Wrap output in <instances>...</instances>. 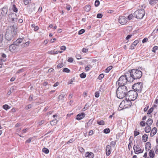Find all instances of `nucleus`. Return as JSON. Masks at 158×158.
I'll return each mask as SVG.
<instances>
[{
  "label": "nucleus",
  "instance_id": "f257e3e1",
  "mask_svg": "<svg viewBox=\"0 0 158 158\" xmlns=\"http://www.w3.org/2000/svg\"><path fill=\"white\" fill-rule=\"evenodd\" d=\"M142 75V71L137 69H133L127 73V77L130 78V82H133L135 80L140 79Z\"/></svg>",
  "mask_w": 158,
  "mask_h": 158
},
{
  "label": "nucleus",
  "instance_id": "f03ea898",
  "mask_svg": "<svg viewBox=\"0 0 158 158\" xmlns=\"http://www.w3.org/2000/svg\"><path fill=\"white\" fill-rule=\"evenodd\" d=\"M17 29L14 26L8 27L5 34L6 39L8 41L12 40L16 35Z\"/></svg>",
  "mask_w": 158,
  "mask_h": 158
},
{
  "label": "nucleus",
  "instance_id": "7ed1b4c3",
  "mask_svg": "<svg viewBox=\"0 0 158 158\" xmlns=\"http://www.w3.org/2000/svg\"><path fill=\"white\" fill-rule=\"evenodd\" d=\"M128 89L126 86H118L116 91L117 97L120 99L123 98L127 95Z\"/></svg>",
  "mask_w": 158,
  "mask_h": 158
},
{
  "label": "nucleus",
  "instance_id": "20e7f679",
  "mask_svg": "<svg viewBox=\"0 0 158 158\" xmlns=\"http://www.w3.org/2000/svg\"><path fill=\"white\" fill-rule=\"evenodd\" d=\"M130 78L129 77V78ZM130 79L127 77V73L121 76L116 82V84H118L119 86H125L124 85L127 83V81L130 82Z\"/></svg>",
  "mask_w": 158,
  "mask_h": 158
},
{
  "label": "nucleus",
  "instance_id": "39448f33",
  "mask_svg": "<svg viewBox=\"0 0 158 158\" xmlns=\"http://www.w3.org/2000/svg\"><path fill=\"white\" fill-rule=\"evenodd\" d=\"M138 93L134 90H129L126 96L127 99H129L132 101L135 100L137 98Z\"/></svg>",
  "mask_w": 158,
  "mask_h": 158
},
{
  "label": "nucleus",
  "instance_id": "423d86ee",
  "mask_svg": "<svg viewBox=\"0 0 158 158\" xmlns=\"http://www.w3.org/2000/svg\"><path fill=\"white\" fill-rule=\"evenodd\" d=\"M145 14V11L143 8L136 10L134 13V16L137 19H142Z\"/></svg>",
  "mask_w": 158,
  "mask_h": 158
},
{
  "label": "nucleus",
  "instance_id": "0eeeda50",
  "mask_svg": "<svg viewBox=\"0 0 158 158\" xmlns=\"http://www.w3.org/2000/svg\"><path fill=\"white\" fill-rule=\"evenodd\" d=\"M143 83L142 82H138L134 84L132 86L134 90L139 93H141L143 88Z\"/></svg>",
  "mask_w": 158,
  "mask_h": 158
},
{
  "label": "nucleus",
  "instance_id": "6e6552de",
  "mask_svg": "<svg viewBox=\"0 0 158 158\" xmlns=\"http://www.w3.org/2000/svg\"><path fill=\"white\" fill-rule=\"evenodd\" d=\"M17 16L15 13H12L9 15L8 20L9 22L15 23L17 22Z\"/></svg>",
  "mask_w": 158,
  "mask_h": 158
},
{
  "label": "nucleus",
  "instance_id": "1a4fd4ad",
  "mask_svg": "<svg viewBox=\"0 0 158 158\" xmlns=\"http://www.w3.org/2000/svg\"><path fill=\"white\" fill-rule=\"evenodd\" d=\"M131 100H130L129 99H127L123 100L119 106H120L122 104H124V106L125 108H128L131 106L132 103L131 102Z\"/></svg>",
  "mask_w": 158,
  "mask_h": 158
},
{
  "label": "nucleus",
  "instance_id": "9d476101",
  "mask_svg": "<svg viewBox=\"0 0 158 158\" xmlns=\"http://www.w3.org/2000/svg\"><path fill=\"white\" fill-rule=\"evenodd\" d=\"M133 149L135 153L137 154L142 153L143 151V150H142L140 148L139 144H137V145H134Z\"/></svg>",
  "mask_w": 158,
  "mask_h": 158
},
{
  "label": "nucleus",
  "instance_id": "9b49d317",
  "mask_svg": "<svg viewBox=\"0 0 158 158\" xmlns=\"http://www.w3.org/2000/svg\"><path fill=\"white\" fill-rule=\"evenodd\" d=\"M8 12V8L6 6L0 9V14L4 18Z\"/></svg>",
  "mask_w": 158,
  "mask_h": 158
},
{
  "label": "nucleus",
  "instance_id": "f8f14e48",
  "mask_svg": "<svg viewBox=\"0 0 158 158\" xmlns=\"http://www.w3.org/2000/svg\"><path fill=\"white\" fill-rule=\"evenodd\" d=\"M118 21L122 25H124L127 22V18L125 16H120L119 17Z\"/></svg>",
  "mask_w": 158,
  "mask_h": 158
},
{
  "label": "nucleus",
  "instance_id": "ddd939ff",
  "mask_svg": "<svg viewBox=\"0 0 158 158\" xmlns=\"http://www.w3.org/2000/svg\"><path fill=\"white\" fill-rule=\"evenodd\" d=\"M13 44L10 45L9 47V50L12 52H14L17 50L18 48V46L15 44L14 43Z\"/></svg>",
  "mask_w": 158,
  "mask_h": 158
},
{
  "label": "nucleus",
  "instance_id": "4468645a",
  "mask_svg": "<svg viewBox=\"0 0 158 158\" xmlns=\"http://www.w3.org/2000/svg\"><path fill=\"white\" fill-rule=\"evenodd\" d=\"M85 116V114L84 113L78 114L76 116V119L80 120L83 118Z\"/></svg>",
  "mask_w": 158,
  "mask_h": 158
},
{
  "label": "nucleus",
  "instance_id": "2eb2a0df",
  "mask_svg": "<svg viewBox=\"0 0 158 158\" xmlns=\"http://www.w3.org/2000/svg\"><path fill=\"white\" fill-rule=\"evenodd\" d=\"M111 149V146L109 145H107L106 148V155L107 156H109L110 154Z\"/></svg>",
  "mask_w": 158,
  "mask_h": 158
},
{
  "label": "nucleus",
  "instance_id": "dca6fc26",
  "mask_svg": "<svg viewBox=\"0 0 158 158\" xmlns=\"http://www.w3.org/2000/svg\"><path fill=\"white\" fill-rule=\"evenodd\" d=\"M85 157L89 158H93L94 157V153L92 152H87L85 153Z\"/></svg>",
  "mask_w": 158,
  "mask_h": 158
},
{
  "label": "nucleus",
  "instance_id": "f3484780",
  "mask_svg": "<svg viewBox=\"0 0 158 158\" xmlns=\"http://www.w3.org/2000/svg\"><path fill=\"white\" fill-rule=\"evenodd\" d=\"M157 131V128L156 127H153L151 131V132L150 134L151 136H153L156 133Z\"/></svg>",
  "mask_w": 158,
  "mask_h": 158
},
{
  "label": "nucleus",
  "instance_id": "a211bd4d",
  "mask_svg": "<svg viewBox=\"0 0 158 158\" xmlns=\"http://www.w3.org/2000/svg\"><path fill=\"white\" fill-rule=\"evenodd\" d=\"M139 41L138 40H136L131 45V49H134L135 48V47L137 45V44L139 43Z\"/></svg>",
  "mask_w": 158,
  "mask_h": 158
},
{
  "label": "nucleus",
  "instance_id": "6ab92c4d",
  "mask_svg": "<svg viewBox=\"0 0 158 158\" xmlns=\"http://www.w3.org/2000/svg\"><path fill=\"white\" fill-rule=\"evenodd\" d=\"M23 40V38H19L16 40L14 42L15 44L16 45H17L18 46L19 44H20L21 42H22Z\"/></svg>",
  "mask_w": 158,
  "mask_h": 158
},
{
  "label": "nucleus",
  "instance_id": "aec40b11",
  "mask_svg": "<svg viewBox=\"0 0 158 158\" xmlns=\"http://www.w3.org/2000/svg\"><path fill=\"white\" fill-rule=\"evenodd\" d=\"M151 144L150 142H148L146 143L145 149L146 151H149L151 148Z\"/></svg>",
  "mask_w": 158,
  "mask_h": 158
},
{
  "label": "nucleus",
  "instance_id": "412c9836",
  "mask_svg": "<svg viewBox=\"0 0 158 158\" xmlns=\"http://www.w3.org/2000/svg\"><path fill=\"white\" fill-rule=\"evenodd\" d=\"M149 156L151 158H153L155 156V154L153 150H150L149 152Z\"/></svg>",
  "mask_w": 158,
  "mask_h": 158
},
{
  "label": "nucleus",
  "instance_id": "4be33fe9",
  "mask_svg": "<svg viewBox=\"0 0 158 158\" xmlns=\"http://www.w3.org/2000/svg\"><path fill=\"white\" fill-rule=\"evenodd\" d=\"M93 121V120H92L91 119L90 120L88 123H86L85 127L86 128H88L90 126L92 123Z\"/></svg>",
  "mask_w": 158,
  "mask_h": 158
},
{
  "label": "nucleus",
  "instance_id": "5701e85b",
  "mask_svg": "<svg viewBox=\"0 0 158 158\" xmlns=\"http://www.w3.org/2000/svg\"><path fill=\"white\" fill-rule=\"evenodd\" d=\"M153 123V120L152 118H149L146 123V124L148 126H149L151 125Z\"/></svg>",
  "mask_w": 158,
  "mask_h": 158
},
{
  "label": "nucleus",
  "instance_id": "b1692460",
  "mask_svg": "<svg viewBox=\"0 0 158 158\" xmlns=\"http://www.w3.org/2000/svg\"><path fill=\"white\" fill-rule=\"evenodd\" d=\"M148 139V135L146 134H144L142 136V140L144 142H146Z\"/></svg>",
  "mask_w": 158,
  "mask_h": 158
},
{
  "label": "nucleus",
  "instance_id": "393cba45",
  "mask_svg": "<svg viewBox=\"0 0 158 158\" xmlns=\"http://www.w3.org/2000/svg\"><path fill=\"white\" fill-rule=\"evenodd\" d=\"M145 132L147 133H148L149 132L151 131V127L149 126H148L145 127Z\"/></svg>",
  "mask_w": 158,
  "mask_h": 158
},
{
  "label": "nucleus",
  "instance_id": "a878e982",
  "mask_svg": "<svg viewBox=\"0 0 158 158\" xmlns=\"http://www.w3.org/2000/svg\"><path fill=\"white\" fill-rule=\"evenodd\" d=\"M91 104H90L89 102H87L85 106V107L83 108V110L84 111L86 110V109H88V108L90 107Z\"/></svg>",
  "mask_w": 158,
  "mask_h": 158
},
{
  "label": "nucleus",
  "instance_id": "bb28decb",
  "mask_svg": "<svg viewBox=\"0 0 158 158\" xmlns=\"http://www.w3.org/2000/svg\"><path fill=\"white\" fill-rule=\"evenodd\" d=\"M84 9L85 11H89L91 9V6L89 5H86Z\"/></svg>",
  "mask_w": 158,
  "mask_h": 158
},
{
  "label": "nucleus",
  "instance_id": "cd10ccee",
  "mask_svg": "<svg viewBox=\"0 0 158 158\" xmlns=\"http://www.w3.org/2000/svg\"><path fill=\"white\" fill-rule=\"evenodd\" d=\"M58 122V120L55 119L53 120L52 121L50 122V124L51 125H55Z\"/></svg>",
  "mask_w": 158,
  "mask_h": 158
},
{
  "label": "nucleus",
  "instance_id": "c85d7f7f",
  "mask_svg": "<svg viewBox=\"0 0 158 158\" xmlns=\"http://www.w3.org/2000/svg\"><path fill=\"white\" fill-rule=\"evenodd\" d=\"M12 9L15 12H17L18 11V10L17 8H16V6L13 4L12 6Z\"/></svg>",
  "mask_w": 158,
  "mask_h": 158
},
{
  "label": "nucleus",
  "instance_id": "c756f323",
  "mask_svg": "<svg viewBox=\"0 0 158 158\" xmlns=\"http://www.w3.org/2000/svg\"><path fill=\"white\" fill-rule=\"evenodd\" d=\"M148 1L149 2L150 4L152 5H153L156 3V2L155 0H148Z\"/></svg>",
  "mask_w": 158,
  "mask_h": 158
},
{
  "label": "nucleus",
  "instance_id": "7c9ffc66",
  "mask_svg": "<svg viewBox=\"0 0 158 158\" xmlns=\"http://www.w3.org/2000/svg\"><path fill=\"white\" fill-rule=\"evenodd\" d=\"M112 67L111 66H109L105 70V72L106 73H108L112 69Z\"/></svg>",
  "mask_w": 158,
  "mask_h": 158
},
{
  "label": "nucleus",
  "instance_id": "2f4dec72",
  "mask_svg": "<svg viewBox=\"0 0 158 158\" xmlns=\"http://www.w3.org/2000/svg\"><path fill=\"white\" fill-rule=\"evenodd\" d=\"M42 151L46 154H48L49 152V150L47 148H43Z\"/></svg>",
  "mask_w": 158,
  "mask_h": 158
},
{
  "label": "nucleus",
  "instance_id": "473e14b6",
  "mask_svg": "<svg viewBox=\"0 0 158 158\" xmlns=\"http://www.w3.org/2000/svg\"><path fill=\"white\" fill-rule=\"evenodd\" d=\"M29 44V41H27L25 43H23L21 45L23 47H24L26 46H28Z\"/></svg>",
  "mask_w": 158,
  "mask_h": 158
},
{
  "label": "nucleus",
  "instance_id": "72a5a7b5",
  "mask_svg": "<svg viewBox=\"0 0 158 158\" xmlns=\"http://www.w3.org/2000/svg\"><path fill=\"white\" fill-rule=\"evenodd\" d=\"M2 107L4 109L6 110L10 108V107L7 104H5L3 105Z\"/></svg>",
  "mask_w": 158,
  "mask_h": 158
},
{
  "label": "nucleus",
  "instance_id": "f704fd0d",
  "mask_svg": "<svg viewBox=\"0 0 158 158\" xmlns=\"http://www.w3.org/2000/svg\"><path fill=\"white\" fill-rule=\"evenodd\" d=\"M80 77L82 78H85L86 77V74L83 72L80 74Z\"/></svg>",
  "mask_w": 158,
  "mask_h": 158
},
{
  "label": "nucleus",
  "instance_id": "c9c22d12",
  "mask_svg": "<svg viewBox=\"0 0 158 158\" xmlns=\"http://www.w3.org/2000/svg\"><path fill=\"white\" fill-rule=\"evenodd\" d=\"M59 52V51H51L48 52V53L51 54H56L58 53Z\"/></svg>",
  "mask_w": 158,
  "mask_h": 158
},
{
  "label": "nucleus",
  "instance_id": "e433bc0d",
  "mask_svg": "<svg viewBox=\"0 0 158 158\" xmlns=\"http://www.w3.org/2000/svg\"><path fill=\"white\" fill-rule=\"evenodd\" d=\"M97 123L99 125H103L105 124L104 121L102 120L100 121H97Z\"/></svg>",
  "mask_w": 158,
  "mask_h": 158
},
{
  "label": "nucleus",
  "instance_id": "4c0bfd02",
  "mask_svg": "<svg viewBox=\"0 0 158 158\" xmlns=\"http://www.w3.org/2000/svg\"><path fill=\"white\" fill-rule=\"evenodd\" d=\"M110 131V129L108 128H106L103 130V132L106 134L109 133Z\"/></svg>",
  "mask_w": 158,
  "mask_h": 158
},
{
  "label": "nucleus",
  "instance_id": "58836bf2",
  "mask_svg": "<svg viewBox=\"0 0 158 158\" xmlns=\"http://www.w3.org/2000/svg\"><path fill=\"white\" fill-rule=\"evenodd\" d=\"M63 72L69 73L70 72V70L67 68H64L63 69Z\"/></svg>",
  "mask_w": 158,
  "mask_h": 158
},
{
  "label": "nucleus",
  "instance_id": "ea45409f",
  "mask_svg": "<svg viewBox=\"0 0 158 158\" xmlns=\"http://www.w3.org/2000/svg\"><path fill=\"white\" fill-rule=\"evenodd\" d=\"M158 49V47L156 46H155L152 48V51L153 52L155 53L156 50Z\"/></svg>",
  "mask_w": 158,
  "mask_h": 158
},
{
  "label": "nucleus",
  "instance_id": "a19ab883",
  "mask_svg": "<svg viewBox=\"0 0 158 158\" xmlns=\"http://www.w3.org/2000/svg\"><path fill=\"white\" fill-rule=\"evenodd\" d=\"M64 66V64L63 62H61L60 63H59L57 66V68L60 69L62 68Z\"/></svg>",
  "mask_w": 158,
  "mask_h": 158
},
{
  "label": "nucleus",
  "instance_id": "79ce46f5",
  "mask_svg": "<svg viewBox=\"0 0 158 158\" xmlns=\"http://www.w3.org/2000/svg\"><path fill=\"white\" fill-rule=\"evenodd\" d=\"M104 77V75L103 74H101L99 75L98 79L99 80H101Z\"/></svg>",
  "mask_w": 158,
  "mask_h": 158
},
{
  "label": "nucleus",
  "instance_id": "37998d69",
  "mask_svg": "<svg viewBox=\"0 0 158 158\" xmlns=\"http://www.w3.org/2000/svg\"><path fill=\"white\" fill-rule=\"evenodd\" d=\"M100 4V2L98 0H96L95 1L94 5L96 7L98 6Z\"/></svg>",
  "mask_w": 158,
  "mask_h": 158
},
{
  "label": "nucleus",
  "instance_id": "c03bdc74",
  "mask_svg": "<svg viewBox=\"0 0 158 158\" xmlns=\"http://www.w3.org/2000/svg\"><path fill=\"white\" fill-rule=\"evenodd\" d=\"M154 108L153 107H152L150 108L148 111L147 112L148 114H150L153 110Z\"/></svg>",
  "mask_w": 158,
  "mask_h": 158
},
{
  "label": "nucleus",
  "instance_id": "a18cd8bd",
  "mask_svg": "<svg viewBox=\"0 0 158 158\" xmlns=\"http://www.w3.org/2000/svg\"><path fill=\"white\" fill-rule=\"evenodd\" d=\"M85 32V30L84 29H82L79 30V31H78V34L79 35H81L83 33H84Z\"/></svg>",
  "mask_w": 158,
  "mask_h": 158
},
{
  "label": "nucleus",
  "instance_id": "49530a36",
  "mask_svg": "<svg viewBox=\"0 0 158 158\" xmlns=\"http://www.w3.org/2000/svg\"><path fill=\"white\" fill-rule=\"evenodd\" d=\"M65 94H61L59 96V99H60L62 100L63 99V98H64V96H65Z\"/></svg>",
  "mask_w": 158,
  "mask_h": 158
},
{
  "label": "nucleus",
  "instance_id": "de8ad7c7",
  "mask_svg": "<svg viewBox=\"0 0 158 158\" xmlns=\"http://www.w3.org/2000/svg\"><path fill=\"white\" fill-rule=\"evenodd\" d=\"M133 17H134V16L132 14H130L128 16V19L129 20H130L132 19V18Z\"/></svg>",
  "mask_w": 158,
  "mask_h": 158
},
{
  "label": "nucleus",
  "instance_id": "09e8293b",
  "mask_svg": "<svg viewBox=\"0 0 158 158\" xmlns=\"http://www.w3.org/2000/svg\"><path fill=\"white\" fill-rule=\"evenodd\" d=\"M140 125L144 127L145 125V122L144 121H141L140 122Z\"/></svg>",
  "mask_w": 158,
  "mask_h": 158
},
{
  "label": "nucleus",
  "instance_id": "8fccbe9b",
  "mask_svg": "<svg viewBox=\"0 0 158 158\" xmlns=\"http://www.w3.org/2000/svg\"><path fill=\"white\" fill-rule=\"evenodd\" d=\"M116 141H112L110 142V144L111 146H115V145H116Z\"/></svg>",
  "mask_w": 158,
  "mask_h": 158
},
{
  "label": "nucleus",
  "instance_id": "3c124183",
  "mask_svg": "<svg viewBox=\"0 0 158 158\" xmlns=\"http://www.w3.org/2000/svg\"><path fill=\"white\" fill-rule=\"evenodd\" d=\"M103 15L102 14H98L97 15L98 18L100 19L102 17Z\"/></svg>",
  "mask_w": 158,
  "mask_h": 158
},
{
  "label": "nucleus",
  "instance_id": "603ef678",
  "mask_svg": "<svg viewBox=\"0 0 158 158\" xmlns=\"http://www.w3.org/2000/svg\"><path fill=\"white\" fill-rule=\"evenodd\" d=\"M95 97L98 98L99 96V93L98 92H96L95 94Z\"/></svg>",
  "mask_w": 158,
  "mask_h": 158
},
{
  "label": "nucleus",
  "instance_id": "864d4df0",
  "mask_svg": "<svg viewBox=\"0 0 158 158\" xmlns=\"http://www.w3.org/2000/svg\"><path fill=\"white\" fill-rule=\"evenodd\" d=\"M23 2L25 5H27L29 3V0H24Z\"/></svg>",
  "mask_w": 158,
  "mask_h": 158
},
{
  "label": "nucleus",
  "instance_id": "5fc2aeb1",
  "mask_svg": "<svg viewBox=\"0 0 158 158\" xmlns=\"http://www.w3.org/2000/svg\"><path fill=\"white\" fill-rule=\"evenodd\" d=\"M139 132L138 131H134V136L135 137L139 134Z\"/></svg>",
  "mask_w": 158,
  "mask_h": 158
},
{
  "label": "nucleus",
  "instance_id": "6e6d98bb",
  "mask_svg": "<svg viewBox=\"0 0 158 158\" xmlns=\"http://www.w3.org/2000/svg\"><path fill=\"white\" fill-rule=\"evenodd\" d=\"M157 147H158V145H156L154 148L156 154L158 153V148L157 149Z\"/></svg>",
  "mask_w": 158,
  "mask_h": 158
},
{
  "label": "nucleus",
  "instance_id": "4d7b16f0",
  "mask_svg": "<svg viewBox=\"0 0 158 158\" xmlns=\"http://www.w3.org/2000/svg\"><path fill=\"white\" fill-rule=\"evenodd\" d=\"M88 51V49H86L85 48H83L82 49V52L83 53H86Z\"/></svg>",
  "mask_w": 158,
  "mask_h": 158
},
{
  "label": "nucleus",
  "instance_id": "13d9d810",
  "mask_svg": "<svg viewBox=\"0 0 158 158\" xmlns=\"http://www.w3.org/2000/svg\"><path fill=\"white\" fill-rule=\"evenodd\" d=\"M73 60V59L71 57L69 58L68 60V61L70 62H72Z\"/></svg>",
  "mask_w": 158,
  "mask_h": 158
},
{
  "label": "nucleus",
  "instance_id": "bf43d9fd",
  "mask_svg": "<svg viewBox=\"0 0 158 158\" xmlns=\"http://www.w3.org/2000/svg\"><path fill=\"white\" fill-rule=\"evenodd\" d=\"M66 49V47L65 46H62L60 47V49L61 50L64 51Z\"/></svg>",
  "mask_w": 158,
  "mask_h": 158
},
{
  "label": "nucleus",
  "instance_id": "052dcab7",
  "mask_svg": "<svg viewBox=\"0 0 158 158\" xmlns=\"http://www.w3.org/2000/svg\"><path fill=\"white\" fill-rule=\"evenodd\" d=\"M76 58L77 59L79 60L81 58V56L79 54L77 55L76 56Z\"/></svg>",
  "mask_w": 158,
  "mask_h": 158
},
{
  "label": "nucleus",
  "instance_id": "680f3d73",
  "mask_svg": "<svg viewBox=\"0 0 158 158\" xmlns=\"http://www.w3.org/2000/svg\"><path fill=\"white\" fill-rule=\"evenodd\" d=\"M42 11V7L41 6H40L38 10V12L39 13H40Z\"/></svg>",
  "mask_w": 158,
  "mask_h": 158
},
{
  "label": "nucleus",
  "instance_id": "e2e57ef3",
  "mask_svg": "<svg viewBox=\"0 0 158 158\" xmlns=\"http://www.w3.org/2000/svg\"><path fill=\"white\" fill-rule=\"evenodd\" d=\"M148 40V39L147 38H145L143 39V40H142V42L143 43H144Z\"/></svg>",
  "mask_w": 158,
  "mask_h": 158
},
{
  "label": "nucleus",
  "instance_id": "0e129e2a",
  "mask_svg": "<svg viewBox=\"0 0 158 158\" xmlns=\"http://www.w3.org/2000/svg\"><path fill=\"white\" fill-rule=\"evenodd\" d=\"M39 29V27L38 26H35V27H34V30L35 31H37Z\"/></svg>",
  "mask_w": 158,
  "mask_h": 158
},
{
  "label": "nucleus",
  "instance_id": "69168bd1",
  "mask_svg": "<svg viewBox=\"0 0 158 158\" xmlns=\"http://www.w3.org/2000/svg\"><path fill=\"white\" fill-rule=\"evenodd\" d=\"M132 36V35H128L126 37V39L127 40H128L130 38H131V37Z\"/></svg>",
  "mask_w": 158,
  "mask_h": 158
},
{
  "label": "nucleus",
  "instance_id": "338daca9",
  "mask_svg": "<svg viewBox=\"0 0 158 158\" xmlns=\"http://www.w3.org/2000/svg\"><path fill=\"white\" fill-rule=\"evenodd\" d=\"M71 8V6L69 5H67L66 6V9L68 10H70Z\"/></svg>",
  "mask_w": 158,
  "mask_h": 158
},
{
  "label": "nucleus",
  "instance_id": "774afa93",
  "mask_svg": "<svg viewBox=\"0 0 158 158\" xmlns=\"http://www.w3.org/2000/svg\"><path fill=\"white\" fill-rule=\"evenodd\" d=\"M85 69L86 71H88L90 69L89 67V66H87L85 67Z\"/></svg>",
  "mask_w": 158,
  "mask_h": 158
}]
</instances>
